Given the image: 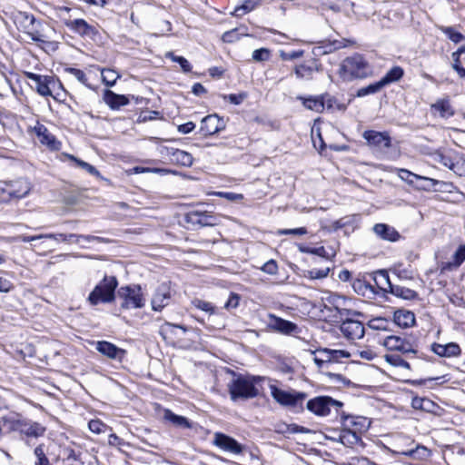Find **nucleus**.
<instances>
[{
	"label": "nucleus",
	"instance_id": "obj_1",
	"mask_svg": "<svg viewBox=\"0 0 465 465\" xmlns=\"http://www.w3.org/2000/svg\"><path fill=\"white\" fill-rule=\"evenodd\" d=\"M17 19H19L22 32L33 42L43 45L42 47L45 50L55 51L57 49V43L48 39L44 32V25L37 21L34 15L24 13L20 14Z\"/></svg>",
	"mask_w": 465,
	"mask_h": 465
},
{
	"label": "nucleus",
	"instance_id": "obj_2",
	"mask_svg": "<svg viewBox=\"0 0 465 465\" xmlns=\"http://www.w3.org/2000/svg\"><path fill=\"white\" fill-rule=\"evenodd\" d=\"M260 380V377L233 373L232 380L228 383L232 401L252 399L258 396L259 390L255 384Z\"/></svg>",
	"mask_w": 465,
	"mask_h": 465
},
{
	"label": "nucleus",
	"instance_id": "obj_3",
	"mask_svg": "<svg viewBox=\"0 0 465 465\" xmlns=\"http://www.w3.org/2000/svg\"><path fill=\"white\" fill-rule=\"evenodd\" d=\"M371 73L368 62L361 54H354L345 58L339 69V74L344 81H351L354 78H364Z\"/></svg>",
	"mask_w": 465,
	"mask_h": 465
},
{
	"label": "nucleus",
	"instance_id": "obj_4",
	"mask_svg": "<svg viewBox=\"0 0 465 465\" xmlns=\"http://www.w3.org/2000/svg\"><path fill=\"white\" fill-rule=\"evenodd\" d=\"M118 281L114 276H104L103 281L98 283L91 292L88 301L92 305H97L100 302L108 303L114 300L115 289Z\"/></svg>",
	"mask_w": 465,
	"mask_h": 465
},
{
	"label": "nucleus",
	"instance_id": "obj_5",
	"mask_svg": "<svg viewBox=\"0 0 465 465\" xmlns=\"http://www.w3.org/2000/svg\"><path fill=\"white\" fill-rule=\"evenodd\" d=\"M118 296L123 300L121 308L125 310L141 309L145 304V299L139 284L123 286L118 291Z\"/></svg>",
	"mask_w": 465,
	"mask_h": 465
},
{
	"label": "nucleus",
	"instance_id": "obj_6",
	"mask_svg": "<svg viewBox=\"0 0 465 465\" xmlns=\"http://www.w3.org/2000/svg\"><path fill=\"white\" fill-rule=\"evenodd\" d=\"M313 361L320 370H327L330 365L340 362L341 359L350 358L349 351L344 350H331L327 348H320L312 351Z\"/></svg>",
	"mask_w": 465,
	"mask_h": 465
},
{
	"label": "nucleus",
	"instance_id": "obj_7",
	"mask_svg": "<svg viewBox=\"0 0 465 465\" xmlns=\"http://www.w3.org/2000/svg\"><path fill=\"white\" fill-rule=\"evenodd\" d=\"M270 391L272 397L279 404L292 409L302 408V402L307 397L305 392L296 391H287L277 388L275 385H271Z\"/></svg>",
	"mask_w": 465,
	"mask_h": 465
},
{
	"label": "nucleus",
	"instance_id": "obj_8",
	"mask_svg": "<svg viewBox=\"0 0 465 465\" xmlns=\"http://www.w3.org/2000/svg\"><path fill=\"white\" fill-rule=\"evenodd\" d=\"M341 401L333 400L329 396H319L310 400L307 402V409L318 416H327L331 408L338 410L342 407Z\"/></svg>",
	"mask_w": 465,
	"mask_h": 465
},
{
	"label": "nucleus",
	"instance_id": "obj_9",
	"mask_svg": "<svg viewBox=\"0 0 465 465\" xmlns=\"http://www.w3.org/2000/svg\"><path fill=\"white\" fill-rule=\"evenodd\" d=\"M213 444L222 451L232 455H241L245 450L244 445L223 432L213 433Z\"/></svg>",
	"mask_w": 465,
	"mask_h": 465
},
{
	"label": "nucleus",
	"instance_id": "obj_10",
	"mask_svg": "<svg viewBox=\"0 0 465 465\" xmlns=\"http://www.w3.org/2000/svg\"><path fill=\"white\" fill-rule=\"evenodd\" d=\"M11 429L26 437L39 438L45 432V427L41 423L25 419H17L11 421Z\"/></svg>",
	"mask_w": 465,
	"mask_h": 465
},
{
	"label": "nucleus",
	"instance_id": "obj_11",
	"mask_svg": "<svg viewBox=\"0 0 465 465\" xmlns=\"http://www.w3.org/2000/svg\"><path fill=\"white\" fill-rule=\"evenodd\" d=\"M383 345L390 351H397L404 354L417 352L415 345L410 340L396 335L387 336Z\"/></svg>",
	"mask_w": 465,
	"mask_h": 465
},
{
	"label": "nucleus",
	"instance_id": "obj_12",
	"mask_svg": "<svg viewBox=\"0 0 465 465\" xmlns=\"http://www.w3.org/2000/svg\"><path fill=\"white\" fill-rule=\"evenodd\" d=\"M171 300V288L167 282H163L155 289L152 300V309L155 312H161L166 307Z\"/></svg>",
	"mask_w": 465,
	"mask_h": 465
},
{
	"label": "nucleus",
	"instance_id": "obj_13",
	"mask_svg": "<svg viewBox=\"0 0 465 465\" xmlns=\"http://www.w3.org/2000/svg\"><path fill=\"white\" fill-rule=\"evenodd\" d=\"M225 128V122L217 114H210L201 121L200 132L203 135H213Z\"/></svg>",
	"mask_w": 465,
	"mask_h": 465
},
{
	"label": "nucleus",
	"instance_id": "obj_14",
	"mask_svg": "<svg viewBox=\"0 0 465 465\" xmlns=\"http://www.w3.org/2000/svg\"><path fill=\"white\" fill-rule=\"evenodd\" d=\"M362 136L370 146H372L377 150L381 151L391 146V137L387 133L370 130L365 131Z\"/></svg>",
	"mask_w": 465,
	"mask_h": 465
},
{
	"label": "nucleus",
	"instance_id": "obj_15",
	"mask_svg": "<svg viewBox=\"0 0 465 465\" xmlns=\"http://www.w3.org/2000/svg\"><path fill=\"white\" fill-rule=\"evenodd\" d=\"M398 176L402 181H405L409 184H414L416 181H423V182H428L430 183V185H420L419 188H420L422 190H431V189L435 188L436 185L440 183V182L436 179L429 178L426 176H421V175L413 173L412 172H411L407 169H399Z\"/></svg>",
	"mask_w": 465,
	"mask_h": 465
},
{
	"label": "nucleus",
	"instance_id": "obj_16",
	"mask_svg": "<svg viewBox=\"0 0 465 465\" xmlns=\"http://www.w3.org/2000/svg\"><path fill=\"white\" fill-rule=\"evenodd\" d=\"M268 327L274 331L280 332L282 334L289 335L292 332H295L298 330V327L295 323L284 320L282 318L277 317L274 314L270 313L268 315Z\"/></svg>",
	"mask_w": 465,
	"mask_h": 465
},
{
	"label": "nucleus",
	"instance_id": "obj_17",
	"mask_svg": "<svg viewBox=\"0 0 465 465\" xmlns=\"http://www.w3.org/2000/svg\"><path fill=\"white\" fill-rule=\"evenodd\" d=\"M341 333L348 340L361 339L364 335V326L360 321L346 320L340 326Z\"/></svg>",
	"mask_w": 465,
	"mask_h": 465
},
{
	"label": "nucleus",
	"instance_id": "obj_18",
	"mask_svg": "<svg viewBox=\"0 0 465 465\" xmlns=\"http://www.w3.org/2000/svg\"><path fill=\"white\" fill-rule=\"evenodd\" d=\"M34 131L39 142L47 146L50 150L58 151L61 148V143L52 134L48 129L42 124H37Z\"/></svg>",
	"mask_w": 465,
	"mask_h": 465
},
{
	"label": "nucleus",
	"instance_id": "obj_19",
	"mask_svg": "<svg viewBox=\"0 0 465 465\" xmlns=\"http://www.w3.org/2000/svg\"><path fill=\"white\" fill-rule=\"evenodd\" d=\"M4 191L12 198L21 199L31 191L30 183L25 179H18L6 183Z\"/></svg>",
	"mask_w": 465,
	"mask_h": 465
},
{
	"label": "nucleus",
	"instance_id": "obj_20",
	"mask_svg": "<svg viewBox=\"0 0 465 465\" xmlns=\"http://www.w3.org/2000/svg\"><path fill=\"white\" fill-rule=\"evenodd\" d=\"M27 79L35 82L36 92L42 96H51L52 92L50 84L54 82L53 78L46 75H40L31 72H25Z\"/></svg>",
	"mask_w": 465,
	"mask_h": 465
},
{
	"label": "nucleus",
	"instance_id": "obj_21",
	"mask_svg": "<svg viewBox=\"0 0 465 465\" xmlns=\"http://www.w3.org/2000/svg\"><path fill=\"white\" fill-rule=\"evenodd\" d=\"M95 349L103 355L112 360L122 361L125 356L126 351L116 345L106 341H99L96 342Z\"/></svg>",
	"mask_w": 465,
	"mask_h": 465
},
{
	"label": "nucleus",
	"instance_id": "obj_22",
	"mask_svg": "<svg viewBox=\"0 0 465 465\" xmlns=\"http://www.w3.org/2000/svg\"><path fill=\"white\" fill-rule=\"evenodd\" d=\"M185 220L188 223L200 226H213L214 217L206 211H191L186 213Z\"/></svg>",
	"mask_w": 465,
	"mask_h": 465
},
{
	"label": "nucleus",
	"instance_id": "obj_23",
	"mask_svg": "<svg viewBox=\"0 0 465 465\" xmlns=\"http://www.w3.org/2000/svg\"><path fill=\"white\" fill-rule=\"evenodd\" d=\"M431 351L440 357L451 358L458 357L461 353L460 347L456 342H449L447 344L432 343Z\"/></svg>",
	"mask_w": 465,
	"mask_h": 465
},
{
	"label": "nucleus",
	"instance_id": "obj_24",
	"mask_svg": "<svg viewBox=\"0 0 465 465\" xmlns=\"http://www.w3.org/2000/svg\"><path fill=\"white\" fill-rule=\"evenodd\" d=\"M64 25L68 29L82 36H89L96 34L94 27L90 25L84 19L65 20Z\"/></svg>",
	"mask_w": 465,
	"mask_h": 465
},
{
	"label": "nucleus",
	"instance_id": "obj_25",
	"mask_svg": "<svg viewBox=\"0 0 465 465\" xmlns=\"http://www.w3.org/2000/svg\"><path fill=\"white\" fill-rule=\"evenodd\" d=\"M352 43V41L345 38L326 40L322 42L320 45L316 47V50L318 51L317 54H331L336 50L346 47L348 45H351Z\"/></svg>",
	"mask_w": 465,
	"mask_h": 465
},
{
	"label": "nucleus",
	"instance_id": "obj_26",
	"mask_svg": "<svg viewBox=\"0 0 465 465\" xmlns=\"http://www.w3.org/2000/svg\"><path fill=\"white\" fill-rule=\"evenodd\" d=\"M166 154L171 157V161L180 164L182 166L189 167L193 163V158L191 153L176 149V148H165Z\"/></svg>",
	"mask_w": 465,
	"mask_h": 465
},
{
	"label": "nucleus",
	"instance_id": "obj_27",
	"mask_svg": "<svg viewBox=\"0 0 465 465\" xmlns=\"http://www.w3.org/2000/svg\"><path fill=\"white\" fill-rule=\"evenodd\" d=\"M430 111L438 113L441 118H449L455 114L449 98L438 99L430 105Z\"/></svg>",
	"mask_w": 465,
	"mask_h": 465
},
{
	"label": "nucleus",
	"instance_id": "obj_28",
	"mask_svg": "<svg viewBox=\"0 0 465 465\" xmlns=\"http://www.w3.org/2000/svg\"><path fill=\"white\" fill-rule=\"evenodd\" d=\"M373 232L381 239L390 242H396L400 238L399 232L393 227L385 223L375 224Z\"/></svg>",
	"mask_w": 465,
	"mask_h": 465
},
{
	"label": "nucleus",
	"instance_id": "obj_29",
	"mask_svg": "<svg viewBox=\"0 0 465 465\" xmlns=\"http://www.w3.org/2000/svg\"><path fill=\"white\" fill-rule=\"evenodd\" d=\"M104 103L113 110H117L121 106L126 105L129 100L123 94H117L111 90H105L104 93Z\"/></svg>",
	"mask_w": 465,
	"mask_h": 465
},
{
	"label": "nucleus",
	"instance_id": "obj_30",
	"mask_svg": "<svg viewBox=\"0 0 465 465\" xmlns=\"http://www.w3.org/2000/svg\"><path fill=\"white\" fill-rule=\"evenodd\" d=\"M345 426L353 431L361 434L370 427L371 421L362 416H348L345 418Z\"/></svg>",
	"mask_w": 465,
	"mask_h": 465
},
{
	"label": "nucleus",
	"instance_id": "obj_31",
	"mask_svg": "<svg viewBox=\"0 0 465 465\" xmlns=\"http://www.w3.org/2000/svg\"><path fill=\"white\" fill-rule=\"evenodd\" d=\"M319 70V65L315 61H310L295 66L294 73L297 78L303 80L312 79L314 72Z\"/></svg>",
	"mask_w": 465,
	"mask_h": 465
},
{
	"label": "nucleus",
	"instance_id": "obj_32",
	"mask_svg": "<svg viewBox=\"0 0 465 465\" xmlns=\"http://www.w3.org/2000/svg\"><path fill=\"white\" fill-rule=\"evenodd\" d=\"M393 319L395 323L403 328L411 327L415 322L414 313L410 311L398 310L394 312Z\"/></svg>",
	"mask_w": 465,
	"mask_h": 465
},
{
	"label": "nucleus",
	"instance_id": "obj_33",
	"mask_svg": "<svg viewBox=\"0 0 465 465\" xmlns=\"http://www.w3.org/2000/svg\"><path fill=\"white\" fill-rule=\"evenodd\" d=\"M435 155L436 161H438L445 167L450 169L451 165H453L454 160L459 155V153L456 152L455 150L445 149L439 150L438 152H436Z\"/></svg>",
	"mask_w": 465,
	"mask_h": 465
},
{
	"label": "nucleus",
	"instance_id": "obj_34",
	"mask_svg": "<svg viewBox=\"0 0 465 465\" xmlns=\"http://www.w3.org/2000/svg\"><path fill=\"white\" fill-rule=\"evenodd\" d=\"M373 281L375 282V285L381 291L387 292H391V287H393L394 285L391 284L390 281L389 274L386 271L381 270L379 272H376L373 276Z\"/></svg>",
	"mask_w": 465,
	"mask_h": 465
},
{
	"label": "nucleus",
	"instance_id": "obj_35",
	"mask_svg": "<svg viewBox=\"0 0 465 465\" xmlns=\"http://www.w3.org/2000/svg\"><path fill=\"white\" fill-rule=\"evenodd\" d=\"M465 261V245L461 244L458 247L452 256V261L446 262L442 266V270H451L452 268H458Z\"/></svg>",
	"mask_w": 465,
	"mask_h": 465
},
{
	"label": "nucleus",
	"instance_id": "obj_36",
	"mask_svg": "<svg viewBox=\"0 0 465 465\" xmlns=\"http://www.w3.org/2000/svg\"><path fill=\"white\" fill-rule=\"evenodd\" d=\"M403 74L404 70L401 66L396 65L386 73V74L381 79V82L382 83L383 86H386L401 80Z\"/></svg>",
	"mask_w": 465,
	"mask_h": 465
},
{
	"label": "nucleus",
	"instance_id": "obj_37",
	"mask_svg": "<svg viewBox=\"0 0 465 465\" xmlns=\"http://www.w3.org/2000/svg\"><path fill=\"white\" fill-rule=\"evenodd\" d=\"M163 418L165 420L172 422L173 425L180 428H191L192 424L187 418L174 414L170 410H164Z\"/></svg>",
	"mask_w": 465,
	"mask_h": 465
},
{
	"label": "nucleus",
	"instance_id": "obj_38",
	"mask_svg": "<svg viewBox=\"0 0 465 465\" xmlns=\"http://www.w3.org/2000/svg\"><path fill=\"white\" fill-rule=\"evenodd\" d=\"M361 440V434L353 431L351 428H346L341 434V441L344 445H354Z\"/></svg>",
	"mask_w": 465,
	"mask_h": 465
},
{
	"label": "nucleus",
	"instance_id": "obj_39",
	"mask_svg": "<svg viewBox=\"0 0 465 465\" xmlns=\"http://www.w3.org/2000/svg\"><path fill=\"white\" fill-rule=\"evenodd\" d=\"M391 293L404 300H413L417 297L415 291L400 285L391 287Z\"/></svg>",
	"mask_w": 465,
	"mask_h": 465
},
{
	"label": "nucleus",
	"instance_id": "obj_40",
	"mask_svg": "<svg viewBox=\"0 0 465 465\" xmlns=\"http://www.w3.org/2000/svg\"><path fill=\"white\" fill-rule=\"evenodd\" d=\"M352 287L358 294L362 296L376 293L373 286L361 279L355 280L352 283Z\"/></svg>",
	"mask_w": 465,
	"mask_h": 465
},
{
	"label": "nucleus",
	"instance_id": "obj_41",
	"mask_svg": "<svg viewBox=\"0 0 465 465\" xmlns=\"http://www.w3.org/2000/svg\"><path fill=\"white\" fill-rule=\"evenodd\" d=\"M301 99L302 100L303 105L309 110H312L319 113L324 109V104L321 98L310 97Z\"/></svg>",
	"mask_w": 465,
	"mask_h": 465
},
{
	"label": "nucleus",
	"instance_id": "obj_42",
	"mask_svg": "<svg viewBox=\"0 0 465 465\" xmlns=\"http://www.w3.org/2000/svg\"><path fill=\"white\" fill-rule=\"evenodd\" d=\"M66 156L74 161L75 163V164L82 168L83 170L86 171L87 173H89L90 174L94 175V176H96V177H101V174L99 173V171L93 165H91L90 163L81 160V159H78L76 157H74V155H71V154H66Z\"/></svg>",
	"mask_w": 465,
	"mask_h": 465
},
{
	"label": "nucleus",
	"instance_id": "obj_43",
	"mask_svg": "<svg viewBox=\"0 0 465 465\" xmlns=\"http://www.w3.org/2000/svg\"><path fill=\"white\" fill-rule=\"evenodd\" d=\"M402 454L413 459L425 460L430 456V450L424 446H417L415 449L402 452Z\"/></svg>",
	"mask_w": 465,
	"mask_h": 465
},
{
	"label": "nucleus",
	"instance_id": "obj_44",
	"mask_svg": "<svg viewBox=\"0 0 465 465\" xmlns=\"http://www.w3.org/2000/svg\"><path fill=\"white\" fill-rule=\"evenodd\" d=\"M382 83L380 81L371 84L367 86L361 87L357 91L358 97H363L369 94H373L380 92L383 88Z\"/></svg>",
	"mask_w": 465,
	"mask_h": 465
},
{
	"label": "nucleus",
	"instance_id": "obj_45",
	"mask_svg": "<svg viewBox=\"0 0 465 465\" xmlns=\"http://www.w3.org/2000/svg\"><path fill=\"white\" fill-rule=\"evenodd\" d=\"M438 28L444 33L448 38L452 41L455 44H458L464 40L463 35H461L460 32H457L453 27L451 26H443L439 25Z\"/></svg>",
	"mask_w": 465,
	"mask_h": 465
},
{
	"label": "nucleus",
	"instance_id": "obj_46",
	"mask_svg": "<svg viewBox=\"0 0 465 465\" xmlns=\"http://www.w3.org/2000/svg\"><path fill=\"white\" fill-rule=\"evenodd\" d=\"M54 236H57L58 237H62V242H76V243H80V239H84L87 242H91L94 239H96L95 237L94 236H89V235H79V234H74V233H70V234H64V233H54Z\"/></svg>",
	"mask_w": 465,
	"mask_h": 465
},
{
	"label": "nucleus",
	"instance_id": "obj_47",
	"mask_svg": "<svg viewBox=\"0 0 465 465\" xmlns=\"http://www.w3.org/2000/svg\"><path fill=\"white\" fill-rule=\"evenodd\" d=\"M462 54H465V45L459 47L456 52L452 53V58L454 61L452 67L460 77L465 78V68L459 64V56Z\"/></svg>",
	"mask_w": 465,
	"mask_h": 465
},
{
	"label": "nucleus",
	"instance_id": "obj_48",
	"mask_svg": "<svg viewBox=\"0 0 465 465\" xmlns=\"http://www.w3.org/2000/svg\"><path fill=\"white\" fill-rule=\"evenodd\" d=\"M330 272V267H323L321 269L312 268L304 272V276L311 280L323 279L328 276Z\"/></svg>",
	"mask_w": 465,
	"mask_h": 465
},
{
	"label": "nucleus",
	"instance_id": "obj_49",
	"mask_svg": "<svg viewBox=\"0 0 465 465\" xmlns=\"http://www.w3.org/2000/svg\"><path fill=\"white\" fill-rule=\"evenodd\" d=\"M385 361L394 367H401L409 370L410 364L405 360H403L400 355L397 354H386L384 355Z\"/></svg>",
	"mask_w": 465,
	"mask_h": 465
},
{
	"label": "nucleus",
	"instance_id": "obj_50",
	"mask_svg": "<svg viewBox=\"0 0 465 465\" xmlns=\"http://www.w3.org/2000/svg\"><path fill=\"white\" fill-rule=\"evenodd\" d=\"M166 57L170 58L173 62L180 64L183 73H189L192 71V65L187 59L183 56L175 55L173 52H168Z\"/></svg>",
	"mask_w": 465,
	"mask_h": 465
},
{
	"label": "nucleus",
	"instance_id": "obj_51",
	"mask_svg": "<svg viewBox=\"0 0 465 465\" xmlns=\"http://www.w3.org/2000/svg\"><path fill=\"white\" fill-rule=\"evenodd\" d=\"M240 35H248L246 29L235 28L225 32L223 35V40L226 43H232L240 38Z\"/></svg>",
	"mask_w": 465,
	"mask_h": 465
},
{
	"label": "nucleus",
	"instance_id": "obj_52",
	"mask_svg": "<svg viewBox=\"0 0 465 465\" xmlns=\"http://www.w3.org/2000/svg\"><path fill=\"white\" fill-rule=\"evenodd\" d=\"M102 80L107 86H113L119 78V74L112 69H103L101 72Z\"/></svg>",
	"mask_w": 465,
	"mask_h": 465
},
{
	"label": "nucleus",
	"instance_id": "obj_53",
	"mask_svg": "<svg viewBox=\"0 0 465 465\" xmlns=\"http://www.w3.org/2000/svg\"><path fill=\"white\" fill-rule=\"evenodd\" d=\"M192 304L195 308H197L203 312H205L209 314L215 313V307L210 302L195 298L192 301Z\"/></svg>",
	"mask_w": 465,
	"mask_h": 465
},
{
	"label": "nucleus",
	"instance_id": "obj_54",
	"mask_svg": "<svg viewBox=\"0 0 465 465\" xmlns=\"http://www.w3.org/2000/svg\"><path fill=\"white\" fill-rule=\"evenodd\" d=\"M256 6V2L252 0H246L242 5L235 7L232 15L235 16H242L252 10H253Z\"/></svg>",
	"mask_w": 465,
	"mask_h": 465
},
{
	"label": "nucleus",
	"instance_id": "obj_55",
	"mask_svg": "<svg viewBox=\"0 0 465 465\" xmlns=\"http://www.w3.org/2000/svg\"><path fill=\"white\" fill-rule=\"evenodd\" d=\"M450 170L460 177H465V159L459 154Z\"/></svg>",
	"mask_w": 465,
	"mask_h": 465
},
{
	"label": "nucleus",
	"instance_id": "obj_56",
	"mask_svg": "<svg viewBox=\"0 0 465 465\" xmlns=\"http://www.w3.org/2000/svg\"><path fill=\"white\" fill-rule=\"evenodd\" d=\"M64 72L73 75L74 78H76L81 84H84L85 86H88V84H87V76L86 74H84V71L80 70V69H77V68H73V67H66L64 69Z\"/></svg>",
	"mask_w": 465,
	"mask_h": 465
},
{
	"label": "nucleus",
	"instance_id": "obj_57",
	"mask_svg": "<svg viewBox=\"0 0 465 465\" xmlns=\"http://www.w3.org/2000/svg\"><path fill=\"white\" fill-rule=\"evenodd\" d=\"M210 194L215 195L218 197L225 198L230 202H237L243 199V195L241 193H235L232 192H213Z\"/></svg>",
	"mask_w": 465,
	"mask_h": 465
},
{
	"label": "nucleus",
	"instance_id": "obj_58",
	"mask_svg": "<svg viewBox=\"0 0 465 465\" xmlns=\"http://www.w3.org/2000/svg\"><path fill=\"white\" fill-rule=\"evenodd\" d=\"M49 238H57V236H54V233H46V234H39V235H33V236L19 235L14 239L15 241H20L23 242H34V241L40 240V239H49Z\"/></svg>",
	"mask_w": 465,
	"mask_h": 465
},
{
	"label": "nucleus",
	"instance_id": "obj_59",
	"mask_svg": "<svg viewBox=\"0 0 465 465\" xmlns=\"http://www.w3.org/2000/svg\"><path fill=\"white\" fill-rule=\"evenodd\" d=\"M88 428L92 432L95 434H101L105 432L107 425L100 420H92L88 423Z\"/></svg>",
	"mask_w": 465,
	"mask_h": 465
},
{
	"label": "nucleus",
	"instance_id": "obj_60",
	"mask_svg": "<svg viewBox=\"0 0 465 465\" xmlns=\"http://www.w3.org/2000/svg\"><path fill=\"white\" fill-rule=\"evenodd\" d=\"M271 52L267 48L256 49L252 52V59L256 62L267 61L270 58Z\"/></svg>",
	"mask_w": 465,
	"mask_h": 465
},
{
	"label": "nucleus",
	"instance_id": "obj_61",
	"mask_svg": "<svg viewBox=\"0 0 465 465\" xmlns=\"http://www.w3.org/2000/svg\"><path fill=\"white\" fill-rule=\"evenodd\" d=\"M14 288L15 285L7 275L0 276V292H9Z\"/></svg>",
	"mask_w": 465,
	"mask_h": 465
},
{
	"label": "nucleus",
	"instance_id": "obj_62",
	"mask_svg": "<svg viewBox=\"0 0 465 465\" xmlns=\"http://www.w3.org/2000/svg\"><path fill=\"white\" fill-rule=\"evenodd\" d=\"M307 233V229L305 227H300L295 229H281L278 230L277 234L278 235H288V234H293V235H304Z\"/></svg>",
	"mask_w": 465,
	"mask_h": 465
},
{
	"label": "nucleus",
	"instance_id": "obj_63",
	"mask_svg": "<svg viewBox=\"0 0 465 465\" xmlns=\"http://www.w3.org/2000/svg\"><path fill=\"white\" fill-rule=\"evenodd\" d=\"M246 94H225L223 95V99L229 101L231 104H240L242 103V101L246 98Z\"/></svg>",
	"mask_w": 465,
	"mask_h": 465
},
{
	"label": "nucleus",
	"instance_id": "obj_64",
	"mask_svg": "<svg viewBox=\"0 0 465 465\" xmlns=\"http://www.w3.org/2000/svg\"><path fill=\"white\" fill-rule=\"evenodd\" d=\"M262 271L271 275L276 274L278 271L276 262L274 260L268 261L262 265Z\"/></svg>",
	"mask_w": 465,
	"mask_h": 465
}]
</instances>
